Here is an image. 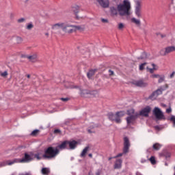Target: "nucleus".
Segmentation results:
<instances>
[{
	"label": "nucleus",
	"instance_id": "nucleus-1",
	"mask_svg": "<svg viewBox=\"0 0 175 175\" xmlns=\"http://www.w3.org/2000/svg\"><path fill=\"white\" fill-rule=\"evenodd\" d=\"M40 155V152H38L36 154L25 153V156L22 159L18 160L17 159H15L14 160H8L0 163V167H2L3 166H8V165L10 166L12 165H14V163H17V162H21V163H27L28 162H31V161H33L35 158H36V159L39 161L42 159V157Z\"/></svg>",
	"mask_w": 175,
	"mask_h": 175
},
{
	"label": "nucleus",
	"instance_id": "nucleus-2",
	"mask_svg": "<svg viewBox=\"0 0 175 175\" xmlns=\"http://www.w3.org/2000/svg\"><path fill=\"white\" fill-rule=\"evenodd\" d=\"M68 141H64L60 144H58L56 148L49 146L45 150L44 154L42 155L43 158L46 159H53L59 154V150H65L68 148Z\"/></svg>",
	"mask_w": 175,
	"mask_h": 175
},
{
	"label": "nucleus",
	"instance_id": "nucleus-3",
	"mask_svg": "<svg viewBox=\"0 0 175 175\" xmlns=\"http://www.w3.org/2000/svg\"><path fill=\"white\" fill-rule=\"evenodd\" d=\"M131 1L129 0H124L122 3L117 6V10L120 16H131Z\"/></svg>",
	"mask_w": 175,
	"mask_h": 175
},
{
	"label": "nucleus",
	"instance_id": "nucleus-4",
	"mask_svg": "<svg viewBox=\"0 0 175 175\" xmlns=\"http://www.w3.org/2000/svg\"><path fill=\"white\" fill-rule=\"evenodd\" d=\"M124 116H125V112L119 111L116 114L110 113H109L108 117L111 121H115L116 124H120L121 122V117H124Z\"/></svg>",
	"mask_w": 175,
	"mask_h": 175
},
{
	"label": "nucleus",
	"instance_id": "nucleus-5",
	"mask_svg": "<svg viewBox=\"0 0 175 175\" xmlns=\"http://www.w3.org/2000/svg\"><path fill=\"white\" fill-rule=\"evenodd\" d=\"M173 51H175V46H170L166 47L164 49H161L160 51V54L161 55L165 56V55H167V54H170V53H173Z\"/></svg>",
	"mask_w": 175,
	"mask_h": 175
},
{
	"label": "nucleus",
	"instance_id": "nucleus-6",
	"mask_svg": "<svg viewBox=\"0 0 175 175\" xmlns=\"http://www.w3.org/2000/svg\"><path fill=\"white\" fill-rule=\"evenodd\" d=\"M153 113L157 120H165V116L159 107H155L153 110Z\"/></svg>",
	"mask_w": 175,
	"mask_h": 175
},
{
	"label": "nucleus",
	"instance_id": "nucleus-7",
	"mask_svg": "<svg viewBox=\"0 0 175 175\" xmlns=\"http://www.w3.org/2000/svg\"><path fill=\"white\" fill-rule=\"evenodd\" d=\"M131 147V142H129V138L127 137H124V148L123 152L126 154L129 152V148Z\"/></svg>",
	"mask_w": 175,
	"mask_h": 175
},
{
	"label": "nucleus",
	"instance_id": "nucleus-8",
	"mask_svg": "<svg viewBox=\"0 0 175 175\" xmlns=\"http://www.w3.org/2000/svg\"><path fill=\"white\" fill-rule=\"evenodd\" d=\"M63 32H65L66 33H73V32H75L74 25L66 23L63 29Z\"/></svg>",
	"mask_w": 175,
	"mask_h": 175
},
{
	"label": "nucleus",
	"instance_id": "nucleus-9",
	"mask_svg": "<svg viewBox=\"0 0 175 175\" xmlns=\"http://www.w3.org/2000/svg\"><path fill=\"white\" fill-rule=\"evenodd\" d=\"M135 14L138 18L142 17V3L139 1H136Z\"/></svg>",
	"mask_w": 175,
	"mask_h": 175
},
{
	"label": "nucleus",
	"instance_id": "nucleus-10",
	"mask_svg": "<svg viewBox=\"0 0 175 175\" xmlns=\"http://www.w3.org/2000/svg\"><path fill=\"white\" fill-rule=\"evenodd\" d=\"M163 90L162 89H158L157 91L154 92L150 96L149 98L151 99V100H155L159 95H162V92Z\"/></svg>",
	"mask_w": 175,
	"mask_h": 175
},
{
	"label": "nucleus",
	"instance_id": "nucleus-11",
	"mask_svg": "<svg viewBox=\"0 0 175 175\" xmlns=\"http://www.w3.org/2000/svg\"><path fill=\"white\" fill-rule=\"evenodd\" d=\"M163 90L162 89H158L157 91L154 92L150 96L149 98L151 99V100H155L159 95H162V92Z\"/></svg>",
	"mask_w": 175,
	"mask_h": 175
},
{
	"label": "nucleus",
	"instance_id": "nucleus-12",
	"mask_svg": "<svg viewBox=\"0 0 175 175\" xmlns=\"http://www.w3.org/2000/svg\"><path fill=\"white\" fill-rule=\"evenodd\" d=\"M66 23H55L54 25H53L52 26V29H54L55 31H57L58 29H62V31H64V28L65 27V24Z\"/></svg>",
	"mask_w": 175,
	"mask_h": 175
},
{
	"label": "nucleus",
	"instance_id": "nucleus-13",
	"mask_svg": "<svg viewBox=\"0 0 175 175\" xmlns=\"http://www.w3.org/2000/svg\"><path fill=\"white\" fill-rule=\"evenodd\" d=\"M92 95L93 96H98V91L94 90V91H92L90 92V90H83L81 92V95L82 96H85V95H88V94Z\"/></svg>",
	"mask_w": 175,
	"mask_h": 175
},
{
	"label": "nucleus",
	"instance_id": "nucleus-14",
	"mask_svg": "<svg viewBox=\"0 0 175 175\" xmlns=\"http://www.w3.org/2000/svg\"><path fill=\"white\" fill-rule=\"evenodd\" d=\"M151 111V108L150 107H146L142 109L139 114L140 116H144V117H148V113Z\"/></svg>",
	"mask_w": 175,
	"mask_h": 175
},
{
	"label": "nucleus",
	"instance_id": "nucleus-15",
	"mask_svg": "<svg viewBox=\"0 0 175 175\" xmlns=\"http://www.w3.org/2000/svg\"><path fill=\"white\" fill-rule=\"evenodd\" d=\"M24 57L25 58H27V59H29V61H30L31 62H36V61H38V55L36 54L25 55Z\"/></svg>",
	"mask_w": 175,
	"mask_h": 175
},
{
	"label": "nucleus",
	"instance_id": "nucleus-16",
	"mask_svg": "<svg viewBox=\"0 0 175 175\" xmlns=\"http://www.w3.org/2000/svg\"><path fill=\"white\" fill-rule=\"evenodd\" d=\"M98 3L102 8H109L110 5L109 0H98Z\"/></svg>",
	"mask_w": 175,
	"mask_h": 175
},
{
	"label": "nucleus",
	"instance_id": "nucleus-17",
	"mask_svg": "<svg viewBox=\"0 0 175 175\" xmlns=\"http://www.w3.org/2000/svg\"><path fill=\"white\" fill-rule=\"evenodd\" d=\"M133 84L137 87H147V83L143 81L142 80L135 81Z\"/></svg>",
	"mask_w": 175,
	"mask_h": 175
},
{
	"label": "nucleus",
	"instance_id": "nucleus-18",
	"mask_svg": "<svg viewBox=\"0 0 175 175\" xmlns=\"http://www.w3.org/2000/svg\"><path fill=\"white\" fill-rule=\"evenodd\" d=\"M77 142L72 140V141H68V146H69V148L70 150H75V147H77Z\"/></svg>",
	"mask_w": 175,
	"mask_h": 175
},
{
	"label": "nucleus",
	"instance_id": "nucleus-19",
	"mask_svg": "<svg viewBox=\"0 0 175 175\" xmlns=\"http://www.w3.org/2000/svg\"><path fill=\"white\" fill-rule=\"evenodd\" d=\"M122 164V160L118 159L115 163L114 169H121Z\"/></svg>",
	"mask_w": 175,
	"mask_h": 175
},
{
	"label": "nucleus",
	"instance_id": "nucleus-20",
	"mask_svg": "<svg viewBox=\"0 0 175 175\" xmlns=\"http://www.w3.org/2000/svg\"><path fill=\"white\" fill-rule=\"evenodd\" d=\"M88 151H90V146H86L81 153V158H84L85 155H87V152H88Z\"/></svg>",
	"mask_w": 175,
	"mask_h": 175
},
{
	"label": "nucleus",
	"instance_id": "nucleus-21",
	"mask_svg": "<svg viewBox=\"0 0 175 175\" xmlns=\"http://www.w3.org/2000/svg\"><path fill=\"white\" fill-rule=\"evenodd\" d=\"M137 116H135V115H132L126 118L127 124H132L133 121H135V118Z\"/></svg>",
	"mask_w": 175,
	"mask_h": 175
},
{
	"label": "nucleus",
	"instance_id": "nucleus-22",
	"mask_svg": "<svg viewBox=\"0 0 175 175\" xmlns=\"http://www.w3.org/2000/svg\"><path fill=\"white\" fill-rule=\"evenodd\" d=\"M161 147H162V145L159 143H156V144H153V146H152V148L155 151H159V150H161Z\"/></svg>",
	"mask_w": 175,
	"mask_h": 175
},
{
	"label": "nucleus",
	"instance_id": "nucleus-23",
	"mask_svg": "<svg viewBox=\"0 0 175 175\" xmlns=\"http://www.w3.org/2000/svg\"><path fill=\"white\" fill-rule=\"evenodd\" d=\"M95 70H90L87 74L88 79H92V77L95 75Z\"/></svg>",
	"mask_w": 175,
	"mask_h": 175
},
{
	"label": "nucleus",
	"instance_id": "nucleus-24",
	"mask_svg": "<svg viewBox=\"0 0 175 175\" xmlns=\"http://www.w3.org/2000/svg\"><path fill=\"white\" fill-rule=\"evenodd\" d=\"M127 114L130 116H135V117H137V116H139V114L135 113V109H131L127 111Z\"/></svg>",
	"mask_w": 175,
	"mask_h": 175
},
{
	"label": "nucleus",
	"instance_id": "nucleus-25",
	"mask_svg": "<svg viewBox=\"0 0 175 175\" xmlns=\"http://www.w3.org/2000/svg\"><path fill=\"white\" fill-rule=\"evenodd\" d=\"M152 68H150L147 67V70L150 72V73H154V70H157V69H158L157 68V66H155V64H152Z\"/></svg>",
	"mask_w": 175,
	"mask_h": 175
},
{
	"label": "nucleus",
	"instance_id": "nucleus-26",
	"mask_svg": "<svg viewBox=\"0 0 175 175\" xmlns=\"http://www.w3.org/2000/svg\"><path fill=\"white\" fill-rule=\"evenodd\" d=\"M76 31H84V27L74 25V32H76Z\"/></svg>",
	"mask_w": 175,
	"mask_h": 175
},
{
	"label": "nucleus",
	"instance_id": "nucleus-27",
	"mask_svg": "<svg viewBox=\"0 0 175 175\" xmlns=\"http://www.w3.org/2000/svg\"><path fill=\"white\" fill-rule=\"evenodd\" d=\"M131 23H133L136 25H140V24H141L140 20L136 19V18H131Z\"/></svg>",
	"mask_w": 175,
	"mask_h": 175
},
{
	"label": "nucleus",
	"instance_id": "nucleus-28",
	"mask_svg": "<svg viewBox=\"0 0 175 175\" xmlns=\"http://www.w3.org/2000/svg\"><path fill=\"white\" fill-rule=\"evenodd\" d=\"M41 172L44 175H48L50 174V170L49 168H42Z\"/></svg>",
	"mask_w": 175,
	"mask_h": 175
},
{
	"label": "nucleus",
	"instance_id": "nucleus-29",
	"mask_svg": "<svg viewBox=\"0 0 175 175\" xmlns=\"http://www.w3.org/2000/svg\"><path fill=\"white\" fill-rule=\"evenodd\" d=\"M169 120L171 122H172L173 126L175 127V116L171 115L170 117L169 118Z\"/></svg>",
	"mask_w": 175,
	"mask_h": 175
},
{
	"label": "nucleus",
	"instance_id": "nucleus-30",
	"mask_svg": "<svg viewBox=\"0 0 175 175\" xmlns=\"http://www.w3.org/2000/svg\"><path fill=\"white\" fill-rule=\"evenodd\" d=\"M72 10H73L74 13H75L77 18H79V16H77V13H79V6L73 7Z\"/></svg>",
	"mask_w": 175,
	"mask_h": 175
},
{
	"label": "nucleus",
	"instance_id": "nucleus-31",
	"mask_svg": "<svg viewBox=\"0 0 175 175\" xmlns=\"http://www.w3.org/2000/svg\"><path fill=\"white\" fill-rule=\"evenodd\" d=\"M40 131L36 129L31 132V136H38L40 133Z\"/></svg>",
	"mask_w": 175,
	"mask_h": 175
},
{
	"label": "nucleus",
	"instance_id": "nucleus-32",
	"mask_svg": "<svg viewBox=\"0 0 175 175\" xmlns=\"http://www.w3.org/2000/svg\"><path fill=\"white\" fill-rule=\"evenodd\" d=\"M32 28H33V24H32V23H28L26 26V29H27L28 31H31Z\"/></svg>",
	"mask_w": 175,
	"mask_h": 175
},
{
	"label": "nucleus",
	"instance_id": "nucleus-33",
	"mask_svg": "<svg viewBox=\"0 0 175 175\" xmlns=\"http://www.w3.org/2000/svg\"><path fill=\"white\" fill-rule=\"evenodd\" d=\"M163 81H165V76L164 75H160L159 77L158 83H163Z\"/></svg>",
	"mask_w": 175,
	"mask_h": 175
},
{
	"label": "nucleus",
	"instance_id": "nucleus-34",
	"mask_svg": "<svg viewBox=\"0 0 175 175\" xmlns=\"http://www.w3.org/2000/svg\"><path fill=\"white\" fill-rule=\"evenodd\" d=\"M138 59H147V54L145 53H142V55L138 57Z\"/></svg>",
	"mask_w": 175,
	"mask_h": 175
},
{
	"label": "nucleus",
	"instance_id": "nucleus-35",
	"mask_svg": "<svg viewBox=\"0 0 175 175\" xmlns=\"http://www.w3.org/2000/svg\"><path fill=\"white\" fill-rule=\"evenodd\" d=\"M25 21H26V19L25 18H21L17 20V23L18 24H21L23 23H25Z\"/></svg>",
	"mask_w": 175,
	"mask_h": 175
},
{
	"label": "nucleus",
	"instance_id": "nucleus-36",
	"mask_svg": "<svg viewBox=\"0 0 175 175\" xmlns=\"http://www.w3.org/2000/svg\"><path fill=\"white\" fill-rule=\"evenodd\" d=\"M8 75H9L8 71H4L3 72L0 73V76H1V77H8Z\"/></svg>",
	"mask_w": 175,
	"mask_h": 175
},
{
	"label": "nucleus",
	"instance_id": "nucleus-37",
	"mask_svg": "<svg viewBox=\"0 0 175 175\" xmlns=\"http://www.w3.org/2000/svg\"><path fill=\"white\" fill-rule=\"evenodd\" d=\"M16 42L18 44L23 43V38H21L20 36L16 37Z\"/></svg>",
	"mask_w": 175,
	"mask_h": 175
},
{
	"label": "nucleus",
	"instance_id": "nucleus-38",
	"mask_svg": "<svg viewBox=\"0 0 175 175\" xmlns=\"http://www.w3.org/2000/svg\"><path fill=\"white\" fill-rule=\"evenodd\" d=\"M152 165H155V157H151L149 159Z\"/></svg>",
	"mask_w": 175,
	"mask_h": 175
},
{
	"label": "nucleus",
	"instance_id": "nucleus-39",
	"mask_svg": "<svg viewBox=\"0 0 175 175\" xmlns=\"http://www.w3.org/2000/svg\"><path fill=\"white\" fill-rule=\"evenodd\" d=\"M146 65H147V63L142 64L139 66V70H143L144 69V67L146 66Z\"/></svg>",
	"mask_w": 175,
	"mask_h": 175
},
{
	"label": "nucleus",
	"instance_id": "nucleus-40",
	"mask_svg": "<svg viewBox=\"0 0 175 175\" xmlns=\"http://www.w3.org/2000/svg\"><path fill=\"white\" fill-rule=\"evenodd\" d=\"M161 75H155V74H154V75H151V77H152V79H159V77H160Z\"/></svg>",
	"mask_w": 175,
	"mask_h": 175
},
{
	"label": "nucleus",
	"instance_id": "nucleus-41",
	"mask_svg": "<svg viewBox=\"0 0 175 175\" xmlns=\"http://www.w3.org/2000/svg\"><path fill=\"white\" fill-rule=\"evenodd\" d=\"M123 28H124V24L123 23H119L118 29H123Z\"/></svg>",
	"mask_w": 175,
	"mask_h": 175
},
{
	"label": "nucleus",
	"instance_id": "nucleus-42",
	"mask_svg": "<svg viewBox=\"0 0 175 175\" xmlns=\"http://www.w3.org/2000/svg\"><path fill=\"white\" fill-rule=\"evenodd\" d=\"M55 135H57L58 133H61V130L59 129H55L53 132Z\"/></svg>",
	"mask_w": 175,
	"mask_h": 175
},
{
	"label": "nucleus",
	"instance_id": "nucleus-43",
	"mask_svg": "<svg viewBox=\"0 0 175 175\" xmlns=\"http://www.w3.org/2000/svg\"><path fill=\"white\" fill-rule=\"evenodd\" d=\"M102 23H104L105 24L109 23V21L107 19L101 18Z\"/></svg>",
	"mask_w": 175,
	"mask_h": 175
},
{
	"label": "nucleus",
	"instance_id": "nucleus-44",
	"mask_svg": "<svg viewBox=\"0 0 175 175\" xmlns=\"http://www.w3.org/2000/svg\"><path fill=\"white\" fill-rule=\"evenodd\" d=\"M109 76H113L114 75V72L111 70H109Z\"/></svg>",
	"mask_w": 175,
	"mask_h": 175
},
{
	"label": "nucleus",
	"instance_id": "nucleus-45",
	"mask_svg": "<svg viewBox=\"0 0 175 175\" xmlns=\"http://www.w3.org/2000/svg\"><path fill=\"white\" fill-rule=\"evenodd\" d=\"M158 36H160V38H163L166 36V34L159 33Z\"/></svg>",
	"mask_w": 175,
	"mask_h": 175
},
{
	"label": "nucleus",
	"instance_id": "nucleus-46",
	"mask_svg": "<svg viewBox=\"0 0 175 175\" xmlns=\"http://www.w3.org/2000/svg\"><path fill=\"white\" fill-rule=\"evenodd\" d=\"M171 111H172V108L171 107L167 108L166 109V113H167L168 114L170 113Z\"/></svg>",
	"mask_w": 175,
	"mask_h": 175
},
{
	"label": "nucleus",
	"instance_id": "nucleus-47",
	"mask_svg": "<svg viewBox=\"0 0 175 175\" xmlns=\"http://www.w3.org/2000/svg\"><path fill=\"white\" fill-rule=\"evenodd\" d=\"M112 13L113 14H115V16H117V10H112Z\"/></svg>",
	"mask_w": 175,
	"mask_h": 175
},
{
	"label": "nucleus",
	"instance_id": "nucleus-48",
	"mask_svg": "<svg viewBox=\"0 0 175 175\" xmlns=\"http://www.w3.org/2000/svg\"><path fill=\"white\" fill-rule=\"evenodd\" d=\"M174 75H175V72H173L170 75V78H171V79H173V77H174Z\"/></svg>",
	"mask_w": 175,
	"mask_h": 175
},
{
	"label": "nucleus",
	"instance_id": "nucleus-49",
	"mask_svg": "<svg viewBox=\"0 0 175 175\" xmlns=\"http://www.w3.org/2000/svg\"><path fill=\"white\" fill-rule=\"evenodd\" d=\"M20 175H31V173L25 172V173H23V174H21Z\"/></svg>",
	"mask_w": 175,
	"mask_h": 175
},
{
	"label": "nucleus",
	"instance_id": "nucleus-50",
	"mask_svg": "<svg viewBox=\"0 0 175 175\" xmlns=\"http://www.w3.org/2000/svg\"><path fill=\"white\" fill-rule=\"evenodd\" d=\"M120 157H122V153H120L119 154H118L116 157H115L114 158H118Z\"/></svg>",
	"mask_w": 175,
	"mask_h": 175
},
{
	"label": "nucleus",
	"instance_id": "nucleus-51",
	"mask_svg": "<svg viewBox=\"0 0 175 175\" xmlns=\"http://www.w3.org/2000/svg\"><path fill=\"white\" fill-rule=\"evenodd\" d=\"M61 99H62V100H63V102H67V100H68V98H62Z\"/></svg>",
	"mask_w": 175,
	"mask_h": 175
},
{
	"label": "nucleus",
	"instance_id": "nucleus-52",
	"mask_svg": "<svg viewBox=\"0 0 175 175\" xmlns=\"http://www.w3.org/2000/svg\"><path fill=\"white\" fill-rule=\"evenodd\" d=\"M26 77H27V79H30L31 78V75H27Z\"/></svg>",
	"mask_w": 175,
	"mask_h": 175
},
{
	"label": "nucleus",
	"instance_id": "nucleus-53",
	"mask_svg": "<svg viewBox=\"0 0 175 175\" xmlns=\"http://www.w3.org/2000/svg\"><path fill=\"white\" fill-rule=\"evenodd\" d=\"M96 175H100V172H99V171L97 172L96 173Z\"/></svg>",
	"mask_w": 175,
	"mask_h": 175
},
{
	"label": "nucleus",
	"instance_id": "nucleus-54",
	"mask_svg": "<svg viewBox=\"0 0 175 175\" xmlns=\"http://www.w3.org/2000/svg\"><path fill=\"white\" fill-rule=\"evenodd\" d=\"M88 155H89L90 158H92V154L90 153Z\"/></svg>",
	"mask_w": 175,
	"mask_h": 175
},
{
	"label": "nucleus",
	"instance_id": "nucleus-55",
	"mask_svg": "<svg viewBox=\"0 0 175 175\" xmlns=\"http://www.w3.org/2000/svg\"><path fill=\"white\" fill-rule=\"evenodd\" d=\"M161 106H162L163 107H166V105H165V104H162Z\"/></svg>",
	"mask_w": 175,
	"mask_h": 175
},
{
	"label": "nucleus",
	"instance_id": "nucleus-56",
	"mask_svg": "<svg viewBox=\"0 0 175 175\" xmlns=\"http://www.w3.org/2000/svg\"><path fill=\"white\" fill-rule=\"evenodd\" d=\"M156 129H159V127L158 126H155Z\"/></svg>",
	"mask_w": 175,
	"mask_h": 175
},
{
	"label": "nucleus",
	"instance_id": "nucleus-57",
	"mask_svg": "<svg viewBox=\"0 0 175 175\" xmlns=\"http://www.w3.org/2000/svg\"><path fill=\"white\" fill-rule=\"evenodd\" d=\"M144 162H146V160H142V163H144Z\"/></svg>",
	"mask_w": 175,
	"mask_h": 175
},
{
	"label": "nucleus",
	"instance_id": "nucleus-58",
	"mask_svg": "<svg viewBox=\"0 0 175 175\" xmlns=\"http://www.w3.org/2000/svg\"><path fill=\"white\" fill-rule=\"evenodd\" d=\"M88 132H89V133H91V131L88 130Z\"/></svg>",
	"mask_w": 175,
	"mask_h": 175
},
{
	"label": "nucleus",
	"instance_id": "nucleus-59",
	"mask_svg": "<svg viewBox=\"0 0 175 175\" xmlns=\"http://www.w3.org/2000/svg\"><path fill=\"white\" fill-rule=\"evenodd\" d=\"M11 16H12V17H13V14H11Z\"/></svg>",
	"mask_w": 175,
	"mask_h": 175
},
{
	"label": "nucleus",
	"instance_id": "nucleus-60",
	"mask_svg": "<svg viewBox=\"0 0 175 175\" xmlns=\"http://www.w3.org/2000/svg\"><path fill=\"white\" fill-rule=\"evenodd\" d=\"M111 159V158H109V160Z\"/></svg>",
	"mask_w": 175,
	"mask_h": 175
}]
</instances>
